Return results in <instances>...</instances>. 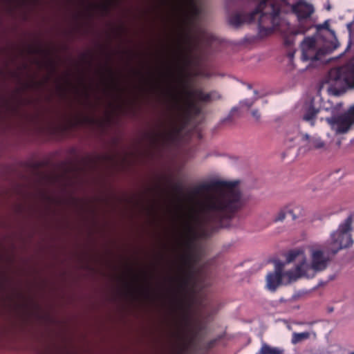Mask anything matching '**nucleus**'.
<instances>
[{"label": "nucleus", "mask_w": 354, "mask_h": 354, "mask_svg": "<svg viewBox=\"0 0 354 354\" xmlns=\"http://www.w3.org/2000/svg\"><path fill=\"white\" fill-rule=\"evenodd\" d=\"M193 207L176 227L179 245L189 246L198 238L209 234L213 224L228 218L241 205V195L232 183L216 180L202 183L193 191Z\"/></svg>", "instance_id": "f257e3e1"}, {"label": "nucleus", "mask_w": 354, "mask_h": 354, "mask_svg": "<svg viewBox=\"0 0 354 354\" xmlns=\"http://www.w3.org/2000/svg\"><path fill=\"white\" fill-rule=\"evenodd\" d=\"M342 102L324 100L319 95L308 96L301 104L299 112L302 120L311 127L325 120L336 134H345L354 128V103L341 115Z\"/></svg>", "instance_id": "f03ea898"}, {"label": "nucleus", "mask_w": 354, "mask_h": 354, "mask_svg": "<svg viewBox=\"0 0 354 354\" xmlns=\"http://www.w3.org/2000/svg\"><path fill=\"white\" fill-rule=\"evenodd\" d=\"M274 269L266 277V288L274 292L280 286H286L299 279H313L317 273L306 250L297 249L288 254L285 262L275 261Z\"/></svg>", "instance_id": "7ed1b4c3"}, {"label": "nucleus", "mask_w": 354, "mask_h": 354, "mask_svg": "<svg viewBox=\"0 0 354 354\" xmlns=\"http://www.w3.org/2000/svg\"><path fill=\"white\" fill-rule=\"evenodd\" d=\"M275 3L274 0H250L248 6L250 10L247 12L234 11L230 13L227 22L236 28L244 24H255L261 36L268 35L285 24L280 12L274 7Z\"/></svg>", "instance_id": "20e7f679"}, {"label": "nucleus", "mask_w": 354, "mask_h": 354, "mask_svg": "<svg viewBox=\"0 0 354 354\" xmlns=\"http://www.w3.org/2000/svg\"><path fill=\"white\" fill-rule=\"evenodd\" d=\"M336 48L315 35L305 36L299 46V62L304 64V67L293 62L295 52L288 54V59L293 68L303 73L312 67L315 63L322 60L324 56L330 54Z\"/></svg>", "instance_id": "39448f33"}, {"label": "nucleus", "mask_w": 354, "mask_h": 354, "mask_svg": "<svg viewBox=\"0 0 354 354\" xmlns=\"http://www.w3.org/2000/svg\"><path fill=\"white\" fill-rule=\"evenodd\" d=\"M322 88L335 96L344 93L347 89H354V57L344 65L332 68L322 84Z\"/></svg>", "instance_id": "423d86ee"}, {"label": "nucleus", "mask_w": 354, "mask_h": 354, "mask_svg": "<svg viewBox=\"0 0 354 354\" xmlns=\"http://www.w3.org/2000/svg\"><path fill=\"white\" fill-rule=\"evenodd\" d=\"M353 216L350 215L342 221L337 230L330 234L328 241V250L333 254H336L342 249L348 248L353 245V241L351 236Z\"/></svg>", "instance_id": "0eeeda50"}, {"label": "nucleus", "mask_w": 354, "mask_h": 354, "mask_svg": "<svg viewBox=\"0 0 354 354\" xmlns=\"http://www.w3.org/2000/svg\"><path fill=\"white\" fill-rule=\"evenodd\" d=\"M301 139L304 142V145L299 147V153H306L310 150L324 152L329 148L328 144L317 134L310 136L308 133H302Z\"/></svg>", "instance_id": "6e6552de"}, {"label": "nucleus", "mask_w": 354, "mask_h": 354, "mask_svg": "<svg viewBox=\"0 0 354 354\" xmlns=\"http://www.w3.org/2000/svg\"><path fill=\"white\" fill-rule=\"evenodd\" d=\"M306 250L317 274L326 269L329 257L321 248L311 247Z\"/></svg>", "instance_id": "1a4fd4ad"}, {"label": "nucleus", "mask_w": 354, "mask_h": 354, "mask_svg": "<svg viewBox=\"0 0 354 354\" xmlns=\"http://www.w3.org/2000/svg\"><path fill=\"white\" fill-rule=\"evenodd\" d=\"M315 29L316 32L314 34L315 36L325 40L326 42L336 49L339 46V43L337 39L334 30L330 29L329 20L325 21L323 24L316 25Z\"/></svg>", "instance_id": "9d476101"}, {"label": "nucleus", "mask_w": 354, "mask_h": 354, "mask_svg": "<svg viewBox=\"0 0 354 354\" xmlns=\"http://www.w3.org/2000/svg\"><path fill=\"white\" fill-rule=\"evenodd\" d=\"M187 38L185 39L189 40V42L196 44H209L212 41L215 40V37L213 34L205 29L199 28H197L194 32L189 33L186 36Z\"/></svg>", "instance_id": "9b49d317"}, {"label": "nucleus", "mask_w": 354, "mask_h": 354, "mask_svg": "<svg viewBox=\"0 0 354 354\" xmlns=\"http://www.w3.org/2000/svg\"><path fill=\"white\" fill-rule=\"evenodd\" d=\"M169 111L171 117L180 119L187 113V102L179 96H174L169 104Z\"/></svg>", "instance_id": "f8f14e48"}, {"label": "nucleus", "mask_w": 354, "mask_h": 354, "mask_svg": "<svg viewBox=\"0 0 354 354\" xmlns=\"http://www.w3.org/2000/svg\"><path fill=\"white\" fill-rule=\"evenodd\" d=\"M301 136L302 134H301L297 129H288L286 132L284 142L286 147H294L299 144V142H301L302 145H304V142L301 139Z\"/></svg>", "instance_id": "ddd939ff"}, {"label": "nucleus", "mask_w": 354, "mask_h": 354, "mask_svg": "<svg viewBox=\"0 0 354 354\" xmlns=\"http://www.w3.org/2000/svg\"><path fill=\"white\" fill-rule=\"evenodd\" d=\"M285 350L282 347L273 346L263 342L261 348L256 354H284Z\"/></svg>", "instance_id": "4468645a"}, {"label": "nucleus", "mask_w": 354, "mask_h": 354, "mask_svg": "<svg viewBox=\"0 0 354 354\" xmlns=\"http://www.w3.org/2000/svg\"><path fill=\"white\" fill-rule=\"evenodd\" d=\"M192 98L196 101L207 102L216 98L215 93H207L201 89L195 90L192 93Z\"/></svg>", "instance_id": "2eb2a0df"}, {"label": "nucleus", "mask_w": 354, "mask_h": 354, "mask_svg": "<svg viewBox=\"0 0 354 354\" xmlns=\"http://www.w3.org/2000/svg\"><path fill=\"white\" fill-rule=\"evenodd\" d=\"M311 337H315L316 334L313 331H306L302 333H293L291 339V343L292 344H297L298 343L302 342L304 340H306Z\"/></svg>", "instance_id": "dca6fc26"}, {"label": "nucleus", "mask_w": 354, "mask_h": 354, "mask_svg": "<svg viewBox=\"0 0 354 354\" xmlns=\"http://www.w3.org/2000/svg\"><path fill=\"white\" fill-rule=\"evenodd\" d=\"M288 213H292V209L289 207H285L279 210L274 218V222H282L286 218Z\"/></svg>", "instance_id": "f3484780"}, {"label": "nucleus", "mask_w": 354, "mask_h": 354, "mask_svg": "<svg viewBox=\"0 0 354 354\" xmlns=\"http://www.w3.org/2000/svg\"><path fill=\"white\" fill-rule=\"evenodd\" d=\"M253 103H254V101L251 100H245L244 101L241 102V104L242 106H246L247 107L251 106Z\"/></svg>", "instance_id": "a211bd4d"}, {"label": "nucleus", "mask_w": 354, "mask_h": 354, "mask_svg": "<svg viewBox=\"0 0 354 354\" xmlns=\"http://www.w3.org/2000/svg\"><path fill=\"white\" fill-rule=\"evenodd\" d=\"M252 115L256 120H259L260 118V113L257 110H253L252 111Z\"/></svg>", "instance_id": "6ab92c4d"}, {"label": "nucleus", "mask_w": 354, "mask_h": 354, "mask_svg": "<svg viewBox=\"0 0 354 354\" xmlns=\"http://www.w3.org/2000/svg\"><path fill=\"white\" fill-rule=\"evenodd\" d=\"M288 214L292 216V219L293 221L296 220L299 216L296 214L295 211L292 209V213H288Z\"/></svg>", "instance_id": "aec40b11"}, {"label": "nucleus", "mask_w": 354, "mask_h": 354, "mask_svg": "<svg viewBox=\"0 0 354 354\" xmlns=\"http://www.w3.org/2000/svg\"><path fill=\"white\" fill-rule=\"evenodd\" d=\"M346 26H347L348 30L349 31H351V26H352V24H351V23H349V24H348L346 25Z\"/></svg>", "instance_id": "412c9836"}, {"label": "nucleus", "mask_w": 354, "mask_h": 354, "mask_svg": "<svg viewBox=\"0 0 354 354\" xmlns=\"http://www.w3.org/2000/svg\"><path fill=\"white\" fill-rule=\"evenodd\" d=\"M348 354H354V351H353L350 352Z\"/></svg>", "instance_id": "4be33fe9"}, {"label": "nucleus", "mask_w": 354, "mask_h": 354, "mask_svg": "<svg viewBox=\"0 0 354 354\" xmlns=\"http://www.w3.org/2000/svg\"><path fill=\"white\" fill-rule=\"evenodd\" d=\"M254 94L257 93V91H254Z\"/></svg>", "instance_id": "5701e85b"}]
</instances>
